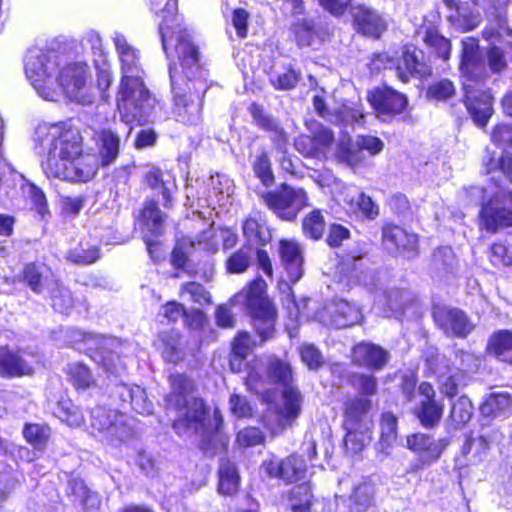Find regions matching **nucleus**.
I'll use <instances>...</instances> for the list:
<instances>
[{"mask_svg":"<svg viewBox=\"0 0 512 512\" xmlns=\"http://www.w3.org/2000/svg\"><path fill=\"white\" fill-rule=\"evenodd\" d=\"M34 140L48 178L88 182L96 175V156L82 154V136L70 122L39 125Z\"/></svg>","mask_w":512,"mask_h":512,"instance_id":"nucleus-1","label":"nucleus"},{"mask_svg":"<svg viewBox=\"0 0 512 512\" xmlns=\"http://www.w3.org/2000/svg\"><path fill=\"white\" fill-rule=\"evenodd\" d=\"M171 391L166 396V409L175 413L173 429L179 436L198 434L200 448L206 455L214 456L227 447L228 439L222 432L223 417L218 408L212 416L210 408L198 397L191 396L193 383L182 374L169 377Z\"/></svg>","mask_w":512,"mask_h":512,"instance_id":"nucleus-2","label":"nucleus"},{"mask_svg":"<svg viewBox=\"0 0 512 512\" xmlns=\"http://www.w3.org/2000/svg\"><path fill=\"white\" fill-rule=\"evenodd\" d=\"M59 67L60 57L55 50L34 46L25 54L26 78L44 100H57L58 92L54 89V84L58 83L71 101L82 105L92 104L95 95L86 83V63H70L60 72Z\"/></svg>","mask_w":512,"mask_h":512,"instance_id":"nucleus-3","label":"nucleus"},{"mask_svg":"<svg viewBox=\"0 0 512 512\" xmlns=\"http://www.w3.org/2000/svg\"><path fill=\"white\" fill-rule=\"evenodd\" d=\"M112 41L121 72L117 107L121 121L129 126V135L132 131V124L141 125L151 120L157 100L144 83L145 71L141 64L140 51L118 31L113 33Z\"/></svg>","mask_w":512,"mask_h":512,"instance_id":"nucleus-4","label":"nucleus"},{"mask_svg":"<svg viewBox=\"0 0 512 512\" xmlns=\"http://www.w3.org/2000/svg\"><path fill=\"white\" fill-rule=\"evenodd\" d=\"M197 71L188 72L189 69L180 65L178 71L176 63H169V77L173 94L172 114L176 121L187 125H198L202 121L204 95L208 89L207 71L198 57Z\"/></svg>","mask_w":512,"mask_h":512,"instance_id":"nucleus-5","label":"nucleus"},{"mask_svg":"<svg viewBox=\"0 0 512 512\" xmlns=\"http://www.w3.org/2000/svg\"><path fill=\"white\" fill-rule=\"evenodd\" d=\"M266 381L283 387V403L277 409V419L281 428L291 426L301 413L303 396L296 387L292 386L293 373L290 364L272 357L267 363L266 379H263L254 370H250L246 384L250 389L258 391L262 387V383Z\"/></svg>","mask_w":512,"mask_h":512,"instance_id":"nucleus-6","label":"nucleus"},{"mask_svg":"<svg viewBox=\"0 0 512 512\" xmlns=\"http://www.w3.org/2000/svg\"><path fill=\"white\" fill-rule=\"evenodd\" d=\"M178 1L168 0L161 11L162 21L159 24V34L163 51L172 62L174 56L180 65L186 67L189 73L197 71L200 53L192 42L191 35L182 25V19L177 14Z\"/></svg>","mask_w":512,"mask_h":512,"instance_id":"nucleus-7","label":"nucleus"},{"mask_svg":"<svg viewBox=\"0 0 512 512\" xmlns=\"http://www.w3.org/2000/svg\"><path fill=\"white\" fill-rule=\"evenodd\" d=\"M265 283L256 279L249 287L234 296L233 301L243 304L252 319V325L260 338V344L274 338L276 308L264 292Z\"/></svg>","mask_w":512,"mask_h":512,"instance_id":"nucleus-8","label":"nucleus"},{"mask_svg":"<svg viewBox=\"0 0 512 512\" xmlns=\"http://www.w3.org/2000/svg\"><path fill=\"white\" fill-rule=\"evenodd\" d=\"M467 193L475 202H481V226L488 232L496 233L512 226V191L500 189L487 202H484L485 189L482 187L473 186Z\"/></svg>","mask_w":512,"mask_h":512,"instance_id":"nucleus-9","label":"nucleus"},{"mask_svg":"<svg viewBox=\"0 0 512 512\" xmlns=\"http://www.w3.org/2000/svg\"><path fill=\"white\" fill-rule=\"evenodd\" d=\"M75 337L93 351L90 357L106 372L119 375L126 369L125 345L120 339L85 332H76Z\"/></svg>","mask_w":512,"mask_h":512,"instance_id":"nucleus-10","label":"nucleus"},{"mask_svg":"<svg viewBox=\"0 0 512 512\" xmlns=\"http://www.w3.org/2000/svg\"><path fill=\"white\" fill-rule=\"evenodd\" d=\"M90 427L109 444L117 446L134 437L135 431L125 414L102 406L90 412Z\"/></svg>","mask_w":512,"mask_h":512,"instance_id":"nucleus-11","label":"nucleus"},{"mask_svg":"<svg viewBox=\"0 0 512 512\" xmlns=\"http://www.w3.org/2000/svg\"><path fill=\"white\" fill-rule=\"evenodd\" d=\"M261 200L277 217L286 221L295 220L298 213L308 205L306 192L288 185L261 194Z\"/></svg>","mask_w":512,"mask_h":512,"instance_id":"nucleus-12","label":"nucleus"},{"mask_svg":"<svg viewBox=\"0 0 512 512\" xmlns=\"http://www.w3.org/2000/svg\"><path fill=\"white\" fill-rule=\"evenodd\" d=\"M464 104L479 127H485L493 114V96L489 89L480 84L464 83Z\"/></svg>","mask_w":512,"mask_h":512,"instance_id":"nucleus-13","label":"nucleus"},{"mask_svg":"<svg viewBox=\"0 0 512 512\" xmlns=\"http://www.w3.org/2000/svg\"><path fill=\"white\" fill-rule=\"evenodd\" d=\"M436 325L447 335L465 339L475 329V324L468 315L458 309L447 306H437L433 309Z\"/></svg>","mask_w":512,"mask_h":512,"instance_id":"nucleus-14","label":"nucleus"},{"mask_svg":"<svg viewBox=\"0 0 512 512\" xmlns=\"http://www.w3.org/2000/svg\"><path fill=\"white\" fill-rule=\"evenodd\" d=\"M432 74L431 66L424 60L422 50L406 46L395 62V76L403 83L423 79Z\"/></svg>","mask_w":512,"mask_h":512,"instance_id":"nucleus-15","label":"nucleus"},{"mask_svg":"<svg viewBox=\"0 0 512 512\" xmlns=\"http://www.w3.org/2000/svg\"><path fill=\"white\" fill-rule=\"evenodd\" d=\"M418 393L422 399L414 413L424 428H434L442 419L444 404L442 401L436 400V392L428 382H422L419 385Z\"/></svg>","mask_w":512,"mask_h":512,"instance_id":"nucleus-16","label":"nucleus"},{"mask_svg":"<svg viewBox=\"0 0 512 512\" xmlns=\"http://www.w3.org/2000/svg\"><path fill=\"white\" fill-rule=\"evenodd\" d=\"M351 16L355 30L373 39H379L388 28L386 18L378 10L364 4L352 7Z\"/></svg>","mask_w":512,"mask_h":512,"instance_id":"nucleus-17","label":"nucleus"},{"mask_svg":"<svg viewBox=\"0 0 512 512\" xmlns=\"http://www.w3.org/2000/svg\"><path fill=\"white\" fill-rule=\"evenodd\" d=\"M382 241L391 254H399L406 258L417 255L418 238L416 234L409 233L404 228L387 224L382 228Z\"/></svg>","mask_w":512,"mask_h":512,"instance_id":"nucleus-18","label":"nucleus"},{"mask_svg":"<svg viewBox=\"0 0 512 512\" xmlns=\"http://www.w3.org/2000/svg\"><path fill=\"white\" fill-rule=\"evenodd\" d=\"M372 406L373 402L370 398L346 395L343 402L344 428L371 430L373 425L370 415Z\"/></svg>","mask_w":512,"mask_h":512,"instance_id":"nucleus-19","label":"nucleus"},{"mask_svg":"<svg viewBox=\"0 0 512 512\" xmlns=\"http://www.w3.org/2000/svg\"><path fill=\"white\" fill-rule=\"evenodd\" d=\"M460 71L466 78L464 83L479 84L488 77L487 67L478 50V41L467 38L462 41Z\"/></svg>","mask_w":512,"mask_h":512,"instance_id":"nucleus-20","label":"nucleus"},{"mask_svg":"<svg viewBox=\"0 0 512 512\" xmlns=\"http://www.w3.org/2000/svg\"><path fill=\"white\" fill-rule=\"evenodd\" d=\"M448 445L444 438L435 440L424 433H416L407 437V447L419 455V462L423 466H430L441 457Z\"/></svg>","mask_w":512,"mask_h":512,"instance_id":"nucleus-21","label":"nucleus"},{"mask_svg":"<svg viewBox=\"0 0 512 512\" xmlns=\"http://www.w3.org/2000/svg\"><path fill=\"white\" fill-rule=\"evenodd\" d=\"M365 254L361 250H351L340 257L335 271L339 284L350 288L353 284L362 281Z\"/></svg>","mask_w":512,"mask_h":512,"instance_id":"nucleus-22","label":"nucleus"},{"mask_svg":"<svg viewBox=\"0 0 512 512\" xmlns=\"http://www.w3.org/2000/svg\"><path fill=\"white\" fill-rule=\"evenodd\" d=\"M313 107L321 117L335 125L342 126L344 129H353L354 126L360 124L364 118L360 110L346 105L333 111L327 110L324 99L319 95L313 97Z\"/></svg>","mask_w":512,"mask_h":512,"instance_id":"nucleus-23","label":"nucleus"},{"mask_svg":"<svg viewBox=\"0 0 512 512\" xmlns=\"http://www.w3.org/2000/svg\"><path fill=\"white\" fill-rule=\"evenodd\" d=\"M28 357L33 358V355L23 350L11 351L7 347H0V376L13 378L32 374V362Z\"/></svg>","mask_w":512,"mask_h":512,"instance_id":"nucleus-24","label":"nucleus"},{"mask_svg":"<svg viewBox=\"0 0 512 512\" xmlns=\"http://www.w3.org/2000/svg\"><path fill=\"white\" fill-rule=\"evenodd\" d=\"M353 362L370 370H382L390 360V354L379 345L361 342L352 350Z\"/></svg>","mask_w":512,"mask_h":512,"instance_id":"nucleus-25","label":"nucleus"},{"mask_svg":"<svg viewBox=\"0 0 512 512\" xmlns=\"http://www.w3.org/2000/svg\"><path fill=\"white\" fill-rule=\"evenodd\" d=\"M264 466L271 477L281 478L287 482L301 480L307 472L305 460L298 455H290L281 461L271 460L265 462Z\"/></svg>","mask_w":512,"mask_h":512,"instance_id":"nucleus-26","label":"nucleus"},{"mask_svg":"<svg viewBox=\"0 0 512 512\" xmlns=\"http://www.w3.org/2000/svg\"><path fill=\"white\" fill-rule=\"evenodd\" d=\"M324 312L329 325L339 329L358 324L363 318L359 308L344 299L332 301Z\"/></svg>","mask_w":512,"mask_h":512,"instance_id":"nucleus-27","label":"nucleus"},{"mask_svg":"<svg viewBox=\"0 0 512 512\" xmlns=\"http://www.w3.org/2000/svg\"><path fill=\"white\" fill-rule=\"evenodd\" d=\"M373 108L382 115H394L401 113L407 106V98L388 87L376 88L369 96Z\"/></svg>","mask_w":512,"mask_h":512,"instance_id":"nucleus-28","label":"nucleus"},{"mask_svg":"<svg viewBox=\"0 0 512 512\" xmlns=\"http://www.w3.org/2000/svg\"><path fill=\"white\" fill-rule=\"evenodd\" d=\"M19 279L23 281L32 292L43 294L56 279L49 266L41 262H29L24 265Z\"/></svg>","mask_w":512,"mask_h":512,"instance_id":"nucleus-29","label":"nucleus"},{"mask_svg":"<svg viewBox=\"0 0 512 512\" xmlns=\"http://www.w3.org/2000/svg\"><path fill=\"white\" fill-rule=\"evenodd\" d=\"M278 251L288 279L293 283L297 282L303 275V256L300 246L295 241L281 240Z\"/></svg>","mask_w":512,"mask_h":512,"instance_id":"nucleus-30","label":"nucleus"},{"mask_svg":"<svg viewBox=\"0 0 512 512\" xmlns=\"http://www.w3.org/2000/svg\"><path fill=\"white\" fill-rule=\"evenodd\" d=\"M249 111L257 126L270 133L271 140L279 150H283L288 142V135L280 122L272 115L267 114L256 103L250 105Z\"/></svg>","mask_w":512,"mask_h":512,"instance_id":"nucleus-31","label":"nucleus"},{"mask_svg":"<svg viewBox=\"0 0 512 512\" xmlns=\"http://www.w3.org/2000/svg\"><path fill=\"white\" fill-rule=\"evenodd\" d=\"M94 138L98 149V167L110 166L119 155V136L110 129H102L94 133Z\"/></svg>","mask_w":512,"mask_h":512,"instance_id":"nucleus-32","label":"nucleus"},{"mask_svg":"<svg viewBox=\"0 0 512 512\" xmlns=\"http://www.w3.org/2000/svg\"><path fill=\"white\" fill-rule=\"evenodd\" d=\"M447 369L452 372L470 374L478 371L481 366L482 360L479 355L470 350H465L454 344L447 359Z\"/></svg>","mask_w":512,"mask_h":512,"instance_id":"nucleus-33","label":"nucleus"},{"mask_svg":"<svg viewBox=\"0 0 512 512\" xmlns=\"http://www.w3.org/2000/svg\"><path fill=\"white\" fill-rule=\"evenodd\" d=\"M458 261L453 250L448 247H439L433 253L432 273L439 281H448L456 275Z\"/></svg>","mask_w":512,"mask_h":512,"instance_id":"nucleus-34","label":"nucleus"},{"mask_svg":"<svg viewBox=\"0 0 512 512\" xmlns=\"http://www.w3.org/2000/svg\"><path fill=\"white\" fill-rule=\"evenodd\" d=\"M145 182L151 189L161 193L164 207L172 205L171 191L175 188V181L170 173L152 167L145 174Z\"/></svg>","mask_w":512,"mask_h":512,"instance_id":"nucleus-35","label":"nucleus"},{"mask_svg":"<svg viewBox=\"0 0 512 512\" xmlns=\"http://www.w3.org/2000/svg\"><path fill=\"white\" fill-rule=\"evenodd\" d=\"M449 22L458 30L466 32L478 27L482 21L481 14L475 6L461 3L448 16Z\"/></svg>","mask_w":512,"mask_h":512,"instance_id":"nucleus-36","label":"nucleus"},{"mask_svg":"<svg viewBox=\"0 0 512 512\" xmlns=\"http://www.w3.org/2000/svg\"><path fill=\"white\" fill-rule=\"evenodd\" d=\"M218 491L222 495L232 496L239 487V475L236 466L229 459L221 458L219 463Z\"/></svg>","mask_w":512,"mask_h":512,"instance_id":"nucleus-37","label":"nucleus"},{"mask_svg":"<svg viewBox=\"0 0 512 512\" xmlns=\"http://www.w3.org/2000/svg\"><path fill=\"white\" fill-rule=\"evenodd\" d=\"M243 235L251 247L266 245L271 240V233L264 222L249 216L242 226Z\"/></svg>","mask_w":512,"mask_h":512,"instance_id":"nucleus-38","label":"nucleus"},{"mask_svg":"<svg viewBox=\"0 0 512 512\" xmlns=\"http://www.w3.org/2000/svg\"><path fill=\"white\" fill-rule=\"evenodd\" d=\"M488 349L498 360L512 363V331L495 332L489 339Z\"/></svg>","mask_w":512,"mask_h":512,"instance_id":"nucleus-39","label":"nucleus"},{"mask_svg":"<svg viewBox=\"0 0 512 512\" xmlns=\"http://www.w3.org/2000/svg\"><path fill=\"white\" fill-rule=\"evenodd\" d=\"M421 33H423V42L438 58L444 61L449 60L451 54V42L449 39L441 35L438 30L433 27H425L423 28V32H419V34Z\"/></svg>","mask_w":512,"mask_h":512,"instance_id":"nucleus-40","label":"nucleus"},{"mask_svg":"<svg viewBox=\"0 0 512 512\" xmlns=\"http://www.w3.org/2000/svg\"><path fill=\"white\" fill-rule=\"evenodd\" d=\"M46 291L49 293L51 305L55 311L68 314L73 308L74 301L70 290L58 279H55Z\"/></svg>","mask_w":512,"mask_h":512,"instance_id":"nucleus-41","label":"nucleus"},{"mask_svg":"<svg viewBox=\"0 0 512 512\" xmlns=\"http://www.w3.org/2000/svg\"><path fill=\"white\" fill-rule=\"evenodd\" d=\"M313 494L310 484L302 483L294 486L288 493V506L292 512H310Z\"/></svg>","mask_w":512,"mask_h":512,"instance_id":"nucleus-42","label":"nucleus"},{"mask_svg":"<svg viewBox=\"0 0 512 512\" xmlns=\"http://www.w3.org/2000/svg\"><path fill=\"white\" fill-rule=\"evenodd\" d=\"M255 260V249L250 245H243L232 253L226 260L229 273L239 274L245 272Z\"/></svg>","mask_w":512,"mask_h":512,"instance_id":"nucleus-43","label":"nucleus"},{"mask_svg":"<svg viewBox=\"0 0 512 512\" xmlns=\"http://www.w3.org/2000/svg\"><path fill=\"white\" fill-rule=\"evenodd\" d=\"M397 440V418L391 412H385L381 416L380 441L381 451L387 454V449L392 447Z\"/></svg>","mask_w":512,"mask_h":512,"instance_id":"nucleus-44","label":"nucleus"},{"mask_svg":"<svg viewBox=\"0 0 512 512\" xmlns=\"http://www.w3.org/2000/svg\"><path fill=\"white\" fill-rule=\"evenodd\" d=\"M338 158L350 167H356L365 160V154L357 140L352 141L347 138L342 139L339 143Z\"/></svg>","mask_w":512,"mask_h":512,"instance_id":"nucleus-45","label":"nucleus"},{"mask_svg":"<svg viewBox=\"0 0 512 512\" xmlns=\"http://www.w3.org/2000/svg\"><path fill=\"white\" fill-rule=\"evenodd\" d=\"M142 217L145 225L153 236L158 237L163 232L164 214L158 208L157 203L148 201L145 203Z\"/></svg>","mask_w":512,"mask_h":512,"instance_id":"nucleus-46","label":"nucleus"},{"mask_svg":"<svg viewBox=\"0 0 512 512\" xmlns=\"http://www.w3.org/2000/svg\"><path fill=\"white\" fill-rule=\"evenodd\" d=\"M54 414L71 427H79L84 422L83 413L70 400L59 401Z\"/></svg>","mask_w":512,"mask_h":512,"instance_id":"nucleus-47","label":"nucleus"},{"mask_svg":"<svg viewBox=\"0 0 512 512\" xmlns=\"http://www.w3.org/2000/svg\"><path fill=\"white\" fill-rule=\"evenodd\" d=\"M374 493V486L370 482L360 483L350 496L351 508L357 512L366 511L372 504Z\"/></svg>","mask_w":512,"mask_h":512,"instance_id":"nucleus-48","label":"nucleus"},{"mask_svg":"<svg viewBox=\"0 0 512 512\" xmlns=\"http://www.w3.org/2000/svg\"><path fill=\"white\" fill-rule=\"evenodd\" d=\"M351 386L357 392L356 397L370 398L378 392L377 378L370 374L356 373L351 377Z\"/></svg>","mask_w":512,"mask_h":512,"instance_id":"nucleus-49","label":"nucleus"},{"mask_svg":"<svg viewBox=\"0 0 512 512\" xmlns=\"http://www.w3.org/2000/svg\"><path fill=\"white\" fill-rule=\"evenodd\" d=\"M512 399L508 393H492L481 405L480 411L484 416H492L509 409Z\"/></svg>","mask_w":512,"mask_h":512,"instance_id":"nucleus-50","label":"nucleus"},{"mask_svg":"<svg viewBox=\"0 0 512 512\" xmlns=\"http://www.w3.org/2000/svg\"><path fill=\"white\" fill-rule=\"evenodd\" d=\"M182 338L178 332H171L164 339L163 357L170 363H177L185 357Z\"/></svg>","mask_w":512,"mask_h":512,"instance_id":"nucleus-51","label":"nucleus"},{"mask_svg":"<svg viewBox=\"0 0 512 512\" xmlns=\"http://www.w3.org/2000/svg\"><path fill=\"white\" fill-rule=\"evenodd\" d=\"M473 416V405L467 396L459 397L453 402L450 418L457 426H463L467 424Z\"/></svg>","mask_w":512,"mask_h":512,"instance_id":"nucleus-52","label":"nucleus"},{"mask_svg":"<svg viewBox=\"0 0 512 512\" xmlns=\"http://www.w3.org/2000/svg\"><path fill=\"white\" fill-rule=\"evenodd\" d=\"M469 377L466 374L452 371L449 376H442L440 379V391L448 398L456 396L459 389L467 386Z\"/></svg>","mask_w":512,"mask_h":512,"instance_id":"nucleus-53","label":"nucleus"},{"mask_svg":"<svg viewBox=\"0 0 512 512\" xmlns=\"http://www.w3.org/2000/svg\"><path fill=\"white\" fill-rule=\"evenodd\" d=\"M72 492L75 494L82 506L87 510H97L100 507L101 500L97 493L90 491L81 480H73Z\"/></svg>","mask_w":512,"mask_h":512,"instance_id":"nucleus-54","label":"nucleus"},{"mask_svg":"<svg viewBox=\"0 0 512 512\" xmlns=\"http://www.w3.org/2000/svg\"><path fill=\"white\" fill-rule=\"evenodd\" d=\"M66 372L73 386L77 389H86L93 382L89 368L82 363L68 364Z\"/></svg>","mask_w":512,"mask_h":512,"instance_id":"nucleus-55","label":"nucleus"},{"mask_svg":"<svg viewBox=\"0 0 512 512\" xmlns=\"http://www.w3.org/2000/svg\"><path fill=\"white\" fill-rule=\"evenodd\" d=\"M302 228L305 236L313 240L320 239L325 230V222L321 212L314 210L307 215L303 220Z\"/></svg>","mask_w":512,"mask_h":512,"instance_id":"nucleus-56","label":"nucleus"},{"mask_svg":"<svg viewBox=\"0 0 512 512\" xmlns=\"http://www.w3.org/2000/svg\"><path fill=\"white\" fill-rule=\"evenodd\" d=\"M351 208L368 219H375L379 215V206L363 192L352 198Z\"/></svg>","mask_w":512,"mask_h":512,"instance_id":"nucleus-57","label":"nucleus"},{"mask_svg":"<svg viewBox=\"0 0 512 512\" xmlns=\"http://www.w3.org/2000/svg\"><path fill=\"white\" fill-rule=\"evenodd\" d=\"M456 88L449 79H440L429 85L427 97L437 101H446L455 95Z\"/></svg>","mask_w":512,"mask_h":512,"instance_id":"nucleus-58","label":"nucleus"},{"mask_svg":"<svg viewBox=\"0 0 512 512\" xmlns=\"http://www.w3.org/2000/svg\"><path fill=\"white\" fill-rule=\"evenodd\" d=\"M346 435L344 438V446L347 451L356 454L360 452L366 442L370 439V430L362 429H345Z\"/></svg>","mask_w":512,"mask_h":512,"instance_id":"nucleus-59","label":"nucleus"},{"mask_svg":"<svg viewBox=\"0 0 512 512\" xmlns=\"http://www.w3.org/2000/svg\"><path fill=\"white\" fill-rule=\"evenodd\" d=\"M253 171L265 186H270L274 182L271 162L265 151L256 156L253 162Z\"/></svg>","mask_w":512,"mask_h":512,"instance_id":"nucleus-60","label":"nucleus"},{"mask_svg":"<svg viewBox=\"0 0 512 512\" xmlns=\"http://www.w3.org/2000/svg\"><path fill=\"white\" fill-rule=\"evenodd\" d=\"M302 362L310 370H318L324 364L321 351L313 344L305 343L299 349Z\"/></svg>","mask_w":512,"mask_h":512,"instance_id":"nucleus-61","label":"nucleus"},{"mask_svg":"<svg viewBox=\"0 0 512 512\" xmlns=\"http://www.w3.org/2000/svg\"><path fill=\"white\" fill-rule=\"evenodd\" d=\"M100 257L99 249L91 246L87 249L80 247L67 253V260L78 265H88L96 262Z\"/></svg>","mask_w":512,"mask_h":512,"instance_id":"nucleus-62","label":"nucleus"},{"mask_svg":"<svg viewBox=\"0 0 512 512\" xmlns=\"http://www.w3.org/2000/svg\"><path fill=\"white\" fill-rule=\"evenodd\" d=\"M256 346L257 342L252 338V336L248 332L242 331L239 332L234 339L232 353L242 358H247Z\"/></svg>","mask_w":512,"mask_h":512,"instance_id":"nucleus-63","label":"nucleus"},{"mask_svg":"<svg viewBox=\"0 0 512 512\" xmlns=\"http://www.w3.org/2000/svg\"><path fill=\"white\" fill-rule=\"evenodd\" d=\"M182 294H188L190 300L200 305L208 304L211 302V296L203 285L196 282H187L181 286Z\"/></svg>","mask_w":512,"mask_h":512,"instance_id":"nucleus-64","label":"nucleus"}]
</instances>
